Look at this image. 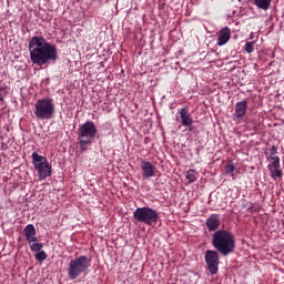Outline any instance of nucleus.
Here are the masks:
<instances>
[{"mask_svg": "<svg viewBox=\"0 0 284 284\" xmlns=\"http://www.w3.org/2000/svg\"><path fill=\"white\" fill-rule=\"evenodd\" d=\"M23 235L26 236L29 245H32V243H37V241H39V237H37V229H34V224H28L23 229Z\"/></svg>", "mask_w": 284, "mask_h": 284, "instance_id": "9b49d317", "label": "nucleus"}, {"mask_svg": "<svg viewBox=\"0 0 284 284\" xmlns=\"http://www.w3.org/2000/svg\"><path fill=\"white\" fill-rule=\"evenodd\" d=\"M271 159L273 162L271 164H268V170H278L281 168V158L275 155Z\"/></svg>", "mask_w": 284, "mask_h": 284, "instance_id": "f3484780", "label": "nucleus"}, {"mask_svg": "<svg viewBox=\"0 0 284 284\" xmlns=\"http://www.w3.org/2000/svg\"><path fill=\"white\" fill-rule=\"evenodd\" d=\"M232 37V30L230 28L225 27L223 28L219 34H217V45L223 47L227 41H230V38Z\"/></svg>", "mask_w": 284, "mask_h": 284, "instance_id": "4468645a", "label": "nucleus"}, {"mask_svg": "<svg viewBox=\"0 0 284 284\" xmlns=\"http://www.w3.org/2000/svg\"><path fill=\"white\" fill-rule=\"evenodd\" d=\"M91 264L92 261L85 255L71 260L68 268L69 278L71 281L79 278L81 274H85L90 270Z\"/></svg>", "mask_w": 284, "mask_h": 284, "instance_id": "20e7f679", "label": "nucleus"}, {"mask_svg": "<svg viewBox=\"0 0 284 284\" xmlns=\"http://www.w3.org/2000/svg\"><path fill=\"white\" fill-rule=\"evenodd\" d=\"M212 245L222 256H227L234 252L236 240H234L232 233L225 230H219L213 234Z\"/></svg>", "mask_w": 284, "mask_h": 284, "instance_id": "f03ea898", "label": "nucleus"}, {"mask_svg": "<svg viewBox=\"0 0 284 284\" xmlns=\"http://www.w3.org/2000/svg\"><path fill=\"white\" fill-rule=\"evenodd\" d=\"M220 226H221V217L219 216V214H211L206 219V227L209 232H216V230H219Z\"/></svg>", "mask_w": 284, "mask_h": 284, "instance_id": "ddd939ff", "label": "nucleus"}, {"mask_svg": "<svg viewBox=\"0 0 284 284\" xmlns=\"http://www.w3.org/2000/svg\"><path fill=\"white\" fill-rule=\"evenodd\" d=\"M97 125L92 121H87L79 128L80 148H85V145H92L94 136H97Z\"/></svg>", "mask_w": 284, "mask_h": 284, "instance_id": "0eeeda50", "label": "nucleus"}, {"mask_svg": "<svg viewBox=\"0 0 284 284\" xmlns=\"http://www.w3.org/2000/svg\"><path fill=\"white\" fill-rule=\"evenodd\" d=\"M277 150H276V146H272L271 148V154H276Z\"/></svg>", "mask_w": 284, "mask_h": 284, "instance_id": "b1692460", "label": "nucleus"}, {"mask_svg": "<svg viewBox=\"0 0 284 284\" xmlns=\"http://www.w3.org/2000/svg\"><path fill=\"white\" fill-rule=\"evenodd\" d=\"M205 261L211 274H216L219 272V252L216 251H206Z\"/></svg>", "mask_w": 284, "mask_h": 284, "instance_id": "6e6552de", "label": "nucleus"}, {"mask_svg": "<svg viewBox=\"0 0 284 284\" xmlns=\"http://www.w3.org/2000/svg\"><path fill=\"white\" fill-rule=\"evenodd\" d=\"M32 163L34 170L38 172L40 181H45V179L52 176V164L48 162V158L40 155L37 152L32 153Z\"/></svg>", "mask_w": 284, "mask_h": 284, "instance_id": "39448f33", "label": "nucleus"}, {"mask_svg": "<svg viewBox=\"0 0 284 284\" xmlns=\"http://www.w3.org/2000/svg\"><path fill=\"white\" fill-rule=\"evenodd\" d=\"M31 252H41L43 250V243H40L39 241L32 242L30 244Z\"/></svg>", "mask_w": 284, "mask_h": 284, "instance_id": "a211bd4d", "label": "nucleus"}, {"mask_svg": "<svg viewBox=\"0 0 284 284\" xmlns=\"http://www.w3.org/2000/svg\"><path fill=\"white\" fill-rule=\"evenodd\" d=\"M36 261H45L48 258V254L45 251H40L34 255Z\"/></svg>", "mask_w": 284, "mask_h": 284, "instance_id": "aec40b11", "label": "nucleus"}, {"mask_svg": "<svg viewBox=\"0 0 284 284\" xmlns=\"http://www.w3.org/2000/svg\"><path fill=\"white\" fill-rule=\"evenodd\" d=\"M3 90H6V89L0 87V103H1V101H3Z\"/></svg>", "mask_w": 284, "mask_h": 284, "instance_id": "5701e85b", "label": "nucleus"}, {"mask_svg": "<svg viewBox=\"0 0 284 284\" xmlns=\"http://www.w3.org/2000/svg\"><path fill=\"white\" fill-rule=\"evenodd\" d=\"M30 60L34 65H45L50 61H57L59 53L57 45L48 42L41 36H34L29 41Z\"/></svg>", "mask_w": 284, "mask_h": 284, "instance_id": "f257e3e1", "label": "nucleus"}, {"mask_svg": "<svg viewBox=\"0 0 284 284\" xmlns=\"http://www.w3.org/2000/svg\"><path fill=\"white\" fill-rule=\"evenodd\" d=\"M133 219L138 223H144V225H156L159 223V212L150 206L138 207L133 212Z\"/></svg>", "mask_w": 284, "mask_h": 284, "instance_id": "423d86ee", "label": "nucleus"}, {"mask_svg": "<svg viewBox=\"0 0 284 284\" xmlns=\"http://www.w3.org/2000/svg\"><path fill=\"white\" fill-rule=\"evenodd\" d=\"M254 3L260 10H270L272 0H254Z\"/></svg>", "mask_w": 284, "mask_h": 284, "instance_id": "2eb2a0df", "label": "nucleus"}, {"mask_svg": "<svg viewBox=\"0 0 284 284\" xmlns=\"http://www.w3.org/2000/svg\"><path fill=\"white\" fill-rule=\"evenodd\" d=\"M33 112L39 121H50V119H54V114L57 113L54 100L52 98L37 100Z\"/></svg>", "mask_w": 284, "mask_h": 284, "instance_id": "7ed1b4c3", "label": "nucleus"}, {"mask_svg": "<svg viewBox=\"0 0 284 284\" xmlns=\"http://www.w3.org/2000/svg\"><path fill=\"white\" fill-rule=\"evenodd\" d=\"M185 179H187L189 183H195L196 179H199V173L194 169H191L186 172Z\"/></svg>", "mask_w": 284, "mask_h": 284, "instance_id": "dca6fc26", "label": "nucleus"}, {"mask_svg": "<svg viewBox=\"0 0 284 284\" xmlns=\"http://www.w3.org/2000/svg\"><path fill=\"white\" fill-rule=\"evenodd\" d=\"M141 170L143 179H153V176H156V165L150 161H142Z\"/></svg>", "mask_w": 284, "mask_h": 284, "instance_id": "1a4fd4ad", "label": "nucleus"}, {"mask_svg": "<svg viewBox=\"0 0 284 284\" xmlns=\"http://www.w3.org/2000/svg\"><path fill=\"white\" fill-rule=\"evenodd\" d=\"M271 172L272 179H281L283 176V171L281 169H268Z\"/></svg>", "mask_w": 284, "mask_h": 284, "instance_id": "6ab92c4d", "label": "nucleus"}, {"mask_svg": "<svg viewBox=\"0 0 284 284\" xmlns=\"http://www.w3.org/2000/svg\"><path fill=\"white\" fill-rule=\"evenodd\" d=\"M234 170H236V166H234V164L229 163L225 166V172L226 174H231V176H234Z\"/></svg>", "mask_w": 284, "mask_h": 284, "instance_id": "412c9836", "label": "nucleus"}, {"mask_svg": "<svg viewBox=\"0 0 284 284\" xmlns=\"http://www.w3.org/2000/svg\"><path fill=\"white\" fill-rule=\"evenodd\" d=\"M254 43L255 42H246L245 43V50L248 54H252V52H254Z\"/></svg>", "mask_w": 284, "mask_h": 284, "instance_id": "4be33fe9", "label": "nucleus"}, {"mask_svg": "<svg viewBox=\"0 0 284 284\" xmlns=\"http://www.w3.org/2000/svg\"><path fill=\"white\" fill-rule=\"evenodd\" d=\"M180 116L182 125H184V128H189L190 131L192 132V125L194 123V120L192 119L190 111H187L186 108H182L180 110Z\"/></svg>", "mask_w": 284, "mask_h": 284, "instance_id": "f8f14e48", "label": "nucleus"}, {"mask_svg": "<svg viewBox=\"0 0 284 284\" xmlns=\"http://www.w3.org/2000/svg\"><path fill=\"white\" fill-rule=\"evenodd\" d=\"M247 112V101L243 100L237 103H235V111L233 113V120L241 122V119L245 116V113Z\"/></svg>", "mask_w": 284, "mask_h": 284, "instance_id": "9d476101", "label": "nucleus"}]
</instances>
